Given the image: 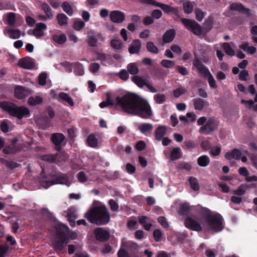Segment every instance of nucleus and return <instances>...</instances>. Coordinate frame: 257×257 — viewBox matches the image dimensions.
<instances>
[{"label": "nucleus", "mask_w": 257, "mask_h": 257, "mask_svg": "<svg viewBox=\"0 0 257 257\" xmlns=\"http://www.w3.org/2000/svg\"><path fill=\"white\" fill-rule=\"evenodd\" d=\"M85 217L91 223L97 225L107 224L110 220V216L104 205L94 207L85 214Z\"/></svg>", "instance_id": "nucleus-2"}, {"label": "nucleus", "mask_w": 257, "mask_h": 257, "mask_svg": "<svg viewBox=\"0 0 257 257\" xmlns=\"http://www.w3.org/2000/svg\"><path fill=\"white\" fill-rule=\"evenodd\" d=\"M219 45L216 44L214 46V50H216V55L220 61H222L224 56V54L219 49Z\"/></svg>", "instance_id": "nucleus-57"}, {"label": "nucleus", "mask_w": 257, "mask_h": 257, "mask_svg": "<svg viewBox=\"0 0 257 257\" xmlns=\"http://www.w3.org/2000/svg\"><path fill=\"white\" fill-rule=\"evenodd\" d=\"M143 2L148 4L152 5L160 8L165 13L169 14H174L177 15L179 12V9L177 7H172L169 5L158 3L154 0H143Z\"/></svg>", "instance_id": "nucleus-9"}, {"label": "nucleus", "mask_w": 257, "mask_h": 257, "mask_svg": "<svg viewBox=\"0 0 257 257\" xmlns=\"http://www.w3.org/2000/svg\"><path fill=\"white\" fill-rule=\"evenodd\" d=\"M154 128L153 125L150 123H141L139 124L138 129L144 135L149 136Z\"/></svg>", "instance_id": "nucleus-19"}, {"label": "nucleus", "mask_w": 257, "mask_h": 257, "mask_svg": "<svg viewBox=\"0 0 257 257\" xmlns=\"http://www.w3.org/2000/svg\"><path fill=\"white\" fill-rule=\"evenodd\" d=\"M65 69L68 72H71L73 70L74 73L77 75H82L84 73L83 66L79 63L66 64Z\"/></svg>", "instance_id": "nucleus-11"}, {"label": "nucleus", "mask_w": 257, "mask_h": 257, "mask_svg": "<svg viewBox=\"0 0 257 257\" xmlns=\"http://www.w3.org/2000/svg\"><path fill=\"white\" fill-rule=\"evenodd\" d=\"M209 228L214 231L218 232L222 230V217L219 214H215L207 218Z\"/></svg>", "instance_id": "nucleus-7"}, {"label": "nucleus", "mask_w": 257, "mask_h": 257, "mask_svg": "<svg viewBox=\"0 0 257 257\" xmlns=\"http://www.w3.org/2000/svg\"><path fill=\"white\" fill-rule=\"evenodd\" d=\"M127 70L132 75L136 74L139 72V69L135 63H130L127 65Z\"/></svg>", "instance_id": "nucleus-50"}, {"label": "nucleus", "mask_w": 257, "mask_h": 257, "mask_svg": "<svg viewBox=\"0 0 257 257\" xmlns=\"http://www.w3.org/2000/svg\"><path fill=\"white\" fill-rule=\"evenodd\" d=\"M17 151V149L16 147H14L12 145L10 146H9L7 147H6L3 150V152L5 154H12L15 153Z\"/></svg>", "instance_id": "nucleus-52"}, {"label": "nucleus", "mask_w": 257, "mask_h": 257, "mask_svg": "<svg viewBox=\"0 0 257 257\" xmlns=\"http://www.w3.org/2000/svg\"><path fill=\"white\" fill-rule=\"evenodd\" d=\"M121 247L123 248V249L128 251L133 252L137 249L138 245L136 243L131 241H127L125 239L123 238L121 241Z\"/></svg>", "instance_id": "nucleus-23"}, {"label": "nucleus", "mask_w": 257, "mask_h": 257, "mask_svg": "<svg viewBox=\"0 0 257 257\" xmlns=\"http://www.w3.org/2000/svg\"><path fill=\"white\" fill-rule=\"evenodd\" d=\"M176 69L177 72L184 76L187 75L189 73L187 69L183 66H176Z\"/></svg>", "instance_id": "nucleus-61"}, {"label": "nucleus", "mask_w": 257, "mask_h": 257, "mask_svg": "<svg viewBox=\"0 0 257 257\" xmlns=\"http://www.w3.org/2000/svg\"><path fill=\"white\" fill-rule=\"evenodd\" d=\"M110 20L115 23H121L125 19L124 13L119 11H113L110 14Z\"/></svg>", "instance_id": "nucleus-20"}, {"label": "nucleus", "mask_w": 257, "mask_h": 257, "mask_svg": "<svg viewBox=\"0 0 257 257\" xmlns=\"http://www.w3.org/2000/svg\"><path fill=\"white\" fill-rule=\"evenodd\" d=\"M141 48V43L140 40H134L131 44L128 51L131 54L139 53Z\"/></svg>", "instance_id": "nucleus-29"}, {"label": "nucleus", "mask_w": 257, "mask_h": 257, "mask_svg": "<svg viewBox=\"0 0 257 257\" xmlns=\"http://www.w3.org/2000/svg\"><path fill=\"white\" fill-rule=\"evenodd\" d=\"M77 178L81 183H84L87 180V177L83 172H79L78 173Z\"/></svg>", "instance_id": "nucleus-59"}, {"label": "nucleus", "mask_w": 257, "mask_h": 257, "mask_svg": "<svg viewBox=\"0 0 257 257\" xmlns=\"http://www.w3.org/2000/svg\"><path fill=\"white\" fill-rule=\"evenodd\" d=\"M41 7L43 10L45 12L48 19H52L53 17V15L50 7L45 3L43 4Z\"/></svg>", "instance_id": "nucleus-42"}, {"label": "nucleus", "mask_w": 257, "mask_h": 257, "mask_svg": "<svg viewBox=\"0 0 257 257\" xmlns=\"http://www.w3.org/2000/svg\"><path fill=\"white\" fill-rule=\"evenodd\" d=\"M96 239L103 241L107 240L110 236L109 232L106 229L101 227L96 228L94 231Z\"/></svg>", "instance_id": "nucleus-12"}, {"label": "nucleus", "mask_w": 257, "mask_h": 257, "mask_svg": "<svg viewBox=\"0 0 257 257\" xmlns=\"http://www.w3.org/2000/svg\"><path fill=\"white\" fill-rule=\"evenodd\" d=\"M59 98L60 101L62 102L65 105L70 107H74V102L72 97L67 93L61 92L59 94Z\"/></svg>", "instance_id": "nucleus-21"}, {"label": "nucleus", "mask_w": 257, "mask_h": 257, "mask_svg": "<svg viewBox=\"0 0 257 257\" xmlns=\"http://www.w3.org/2000/svg\"><path fill=\"white\" fill-rule=\"evenodd\" d=\"M147 47L149 51L157 54L158 53V49L155 46L153 43L148 42L147 44Z\"/></svg>", "instance_id": "nucleus-54"}, {"label": "nucleus", "mask_w": 257, "mask_h": 257, "mask_svg": "<svg viewBox=\"0 0 257 257\" xmlns=\"http://www.w3.org/2000/svg\"><path fill=\"white\" fill-rule=\"evenodd\" d=\"M47 78V74L45 72L41 73L38 76V82L41 85H44L46 84Z\"/></svg>", "instance_id": "nucleus-51"}, {"label": "nucleus", "mask_w": 257, "mask_h": 257, "mask_svg": "<svg viewBox=\"0 0 257 257\" xmlns=\"http://www.w3.org/2000/svg\"><path fill=\"white\" fill-rule=\"evenodd\" d=\"M43 174V169L39 178V183L44 188L47 189L53 185L57 184H65L68 186L70 185V182L65 175H58L55 171L50 173L48 176H45Z\"/></svg>", "instance_id": "nucleus-3"}, {"label": "nucleus", "mask_w": 257, "mask_h": 257, "mask_svg": "<svg viewBox=\"0 0 257 257\" xmlns=\"http://www.w3.org/2000/svg\"><path fill=\"white\" fill-rule=\"evenodd\" d=\"M221 152V148L219 146H214L212 147L210 151L211 154L213 156H218Z\"/></svg>", "instance_id": "nucleus-62"}, {"label": "nucleus", "mask_w": 257, "mask_h": 257, "mask_svg": "<svg viewBox=\"0 0 257 257\" xmlns=\"http://www.w3.org/2000/svg\"><path fill=\"white\" fill-rule=\"evenodd\" d=\"M111 47L117 50H120L122 47V44L121 40L118 39H113L110 42Z\"/></svg>", "instance_id": "nucleus-46"}, {"label": "nucleus", "mask_w": 257, "mask_h": 257, "mask_svg": "<svg viewBox=\"0 0 257 257\" xmlns=\"http://www.w3.org/2000/svg\"><path fill=\"white\" fill-rule=\"evenodd\" d=\"M226 54L232 56L235 55L234 51L232 49L230 45L228 43H223L220 44Z\"/></svg>", "instance_id": "nucleus-36"}, {"label": "nucleus", "mask_w": 257, "mask_h": 257, "mask_svg": "<svg viewBox=\"0 0 257 257\" xmlns=\"http://www.w3.org/2000/svg\"><path fill=\"white\" fill-rule=\"evenodd\" d=\"M32 91L29 89L26 88L21 86H18L15 89V95L18 99H23L25 97L28 96Z\"/></svg>", "instance_id": "nucleus-13"}, {"label": "nucleus", "mask_w": 257, "mask_h": 257, "mask_svg": "<svg viewBox=\"0 0 257 257\" xmlns=\"http://www.w3.org/2000/svg\"><path fill=\"white\" fill-rule=\"evenodd\" d=\"M176 35L175 31L173 29H170L167 31L164 34L163 40L165 43L171 42L175 38Z\"/></svg>", "instance_id": "nucleus-27"}, {"label": "nucleus", "mask_w": 257, "mask_h": 257, "mask_svg": "<svg viewBox=\"0 0 257 257\" xmlns=\"http://www.w3.org/2000/svg\"><path fill=\"white\" fill-rule=\"evenodd\" d=\"M187 92V89L184 87H178L175 89L173 93L175 97L178 98L180 96L185 94Z\"/></svg>", "instance_id": "nucleus-49"}, {"label": "nucleus", "mask_w": 257, "mask_h": 257, "mask_svg": "<svg viewBox=\"0 0 257 257\" xmlns=\"http://www.w3.org/2000/svg\"><path fill=\"white\" fill-rule=\"evenodd\" d=\"M9 122L8 120H5L2 122L1 127L4 133H7L9 130Z\"/></svg>", "instance_id": "nucleus-60"}, {"label": "nucleus", "mask_w": 257, "mask_h": 257, "mask_svg": "<svg viewBox=\"0 0 257 257\" xmlns=\"http://www.w3.org/2000/svg\"><path fill=\"white\" fill-rule=\"evenodd\" d=\"M47 26L43 23H39L36 25V28L33 30V35L37 38H40L44 36V31L47 29Z\"/></svg>", "instance_id": "nucleus-18"}, {"label": "nucleus", "mask_w": 257, "mask_h": 257, "mask_svg": "<svg viewBox=\"0 0 257 257\" xmlns=\"http://www.w3.org/2000/svg\"><path fill=\"white\" fill-rule=\"evenodd\" d=\"M194 66L197 68L199 72L205 77L208 81L209 86L211 88L216 87V82L209 69L198 59L193 62Z\"/></svg>", "instance_id": "nucleus-6"}, {"label": "nucleus", "mask_w": 257, "mask_h": 257, "mask_svg": "<svg viewBox=\"0 0 257 257\" xmlns=\"http://www.w3.org/2000/svg\"><path fill=\"white\" fill-rule=\"evenodd\" d=\"M185 225L186 227L196 231H200L202 227L196 220L191 218H187L185 221Z\"/></svg>", "instance_id": "nucleus-22"}, {"label": "nucleus", "mask_w": 257, "mask_h": 257, "mask_svg": "<svg viewBox=\"0 0 257 257\" xmlns=\"http://www.w3.org/2000/svg\"><path fill=\"white\" fill-rule=\"evenodd\" d=\"M189 182L192 189L195 191H198L199 190V184L196 178L193 177H191L189 179Z\"/></svg>", "instance_id": "nucleus-39"}, {"label": "nucleus", "mask_w": 257, "mask_h": 257, "mask_svg": "<svg viewBox=\"0 0 257 257\" xmlns=\"http://www.w3.org/2000/svg\"><path fill=\"white\" fill-rule=\"evenodd\" d=\"M58 24L60 26H65L68 23L69 18L64 14H59L56 16Z\"/></svg>", "instance_id": "nucleus-30"}, {"label": "nucleus", "mask_w": 257, "mask_h": 257, "mask_svg": "<svg viewBox=\"0 0 257 257\" xmlns=\"http://www.w3.org/2000/svg\"><path fill=\"white\" fill-rule=\"evenodd\" d=\"M195 14L196 19L200 22L202 21L205 15V13L200 10L197 9L195 11Z\"/></svg>", "instance_id": "nucleus-64"}, {"label": "nucleus", "mask_w": 257, "mask_h": 257, "mask_svg": "<svg viewBox=\"0 0 257 257\" xmlns=\"http://www.w3.org/2000/svg\"><path fill=\"white\" fill-rule=\"evenodd\" d=\"M154 100L156 103L161 104L165 103L167 99V96L163 93H157L154 95Z\"/></svg>", "instance_id": "nucleus-33"}, {"label": "nucleus", "mask_w": 257, "mask_h": 257, "mask_svg": "<svg viewBox=\"0 0 257 257\" xmlns=\"http://www.w3.org/2000/svg\"><path fill=\"white\" fill-rule=\"evenodd\" d=\"M182 155V151L180 147H176L172 150L170 154L171 160L174 161L179 159Z\"/></svg>", "instance_id": "nucleus-31"}, {"label": "nucleus", "mask_w": 257, "mask_h": 257, "mask_svg": "<svg viewBox=\"0 0 257 257\" xmlns=\"http://www.w3.org/2000/svg\"><path fill=\"white\" fill-rule=\"evenodd\" d=\"M197 161L200 166L206 167L209 164L210 159L207 156L203 155L198 158Z\"/></svg>", "instance_id": "nucleus-38"}, {"label": "nucleus", "mask_w": 257, "mask_h": 257, "mask_svg": "<svg viewBox=\"0 0 257 257\" xmlns=\"http://www.w3.org/2000/svg\"><path fill=\"white\" fill-rule=\"evenodd\" d=\"M166 128L164 126H159L155 131V137L157 140H161L166 134Z\"/></svg>", "instance_id": "nucleus-32"}, {"label": "nucleus", "mask_w": 257, "mask_h": 257, "mask_svg": "<svg viewBox=\"0 0 257 257\" xmlns=\"http://www.w3.org/2000/svg\"><path fill=\"white\" fill-rule=\"evenodd\" d=\"M106 95L107 97L106 100L105 101L101 102L99 104V106L101 108H103L106 106L112 105L113 104V100L112 99H111L109 94L107 93L106 94Z\"/></svg>", "instance_id": "nucleus-43"}, {"label": "nucleus", "mask_w": 257, "mask_h": 257, "mask_svg": "<svg viewBox=\"0 0 257 257\" xmlns=\"http://www.w3.org/2000/svg\"><path fill=\"white\" fill-rule=\"evenodd\" d=\"M43 101V99L41 96H31L29 98L28 103L30 105L34 106L41 103Z\"/></svg>", "instance_id": "nucleus-35"}, {"label": "nucleus", "mask_w": 257, "mask_h": 257, "mask_svg": "<svg viewBox=\"0 0 257 257\" xmlns=\"http://www.w3.org/2000/svg\"><path fill=\"white\" fill-rule=\"evenodd\" d=\"M85 25V24L84 22L81 20H76L74 21L73 28L76 31H80Z\"/></svg>", "instance_id": "nucleus-48"}, {"label": "nucleus", "mask_w": 257, "mask_h": 257, "mask_svg": "<svg viewBox=\"0 0 257 257\" xmlns=\"http://www.w3.org/2000/svg\"><path fill=\"white\" fill-rule=\"evenodd\" d=\"M100 66L96 63H93L90 64L89 70L92 73H95L99 69Z\"/></svg>", "instance_id": "nucleus-63"}, {"label": "nucleus", "mask_w": 257, "mask_h": 257, "mask_svg": "<svg viewBox=\"0 0 257 257\" xmlns=\"http://www.w3.org/2000/svg\"><path fill=\"white\" fill-rule=\"evenodd\" d=\"M161 64L163 67L167 68H172L175 66V62L169 60H163Z\"/></svg>", "instance_id": "nucleus-53"}, {"label": "nucleus", "mask_w": 257, "mask_h": 257, "mask_svg": "<svg viewBox=\"0 0 257 257\" xmlns=\"http://www.w3.org/2000/svg\"><path fill=\"white\" fill-rule=\"evenodd\" d=\"M153 236L155 240L158 242L161 240L162 237V233L160 229H156L154 231Z\"/></svg>", "instance_id": "nucleus-56"}, {"label": "nucleus", "mask_w": 257, "mask_h": 257, "mask_svg": "<svg viewBox=\"0 0 257 257\" xmlns=\"http://www.w3.org/2000/svg\"><path fill=\"white\" fill-rule=\"evenodd\" d=\"M65 136L60 133H55L51 136V140L55 146L62 145L65 141Z\"/></svg>", "instance_id": "nucleus-26"}, {"label": "nucleus", "mask_w": 257, "mask_h": 257, "mask_svg": "<svg viewBox=\"0 0 257 257\" xmlns=\"http://www.w3.org/2000/svg\"><path fill=\"white\" fill-rule=\"evenodd\" d=\"M115 105L126 113L138 115L143 118H148L153 115L150 105L148 101L139 99L132 93H126L122 97H116Z\"/></svg>", "instance_id": "nucleus-1"}, {"label": "nucleus", "mask_w": 257, "mask_h": 257, "mask_svg": "<svg viewBox=\"0 0 257 257\" xmlns=\"http://www.w3.org/2000/svg\"><path fill=\"white\" fill-rule=\"evenodd\" d=\"M4 33L6 36L13 39L19 38L21 35V31L17 29H5Z\"/></svg>", "instance_id": "nucleus-25"}, {"label": "nucleus", "mask_w": 257, "mask_h": 257, "mask_svg": "<svg viewBox=\"0 0 257 257\" xmlns=\"http://www.w3.org/2000/svg\"><path fill=\"white\" fill-rule=\"evenodd\" d=\"M0 107L10 115L19 119L30 116V110L24 106H17L13 103L3 101L0 103Z\"/></svg>", "instance_id": "nucleus-5"}, {"label": "nucleus", "mask_w": 257, "mask_h": 257, "mask_svg": "<svg viewBox=\"0 0 257 257\" xmlns=\"http://www.w3.org/2000/svg\"><path fill=\"white\" fill-rule=\"evenodd\" d=\"M190 210V206L188 203H184L180 205L178 213L180 215L187 214Z\"/></svg>", "instance_id": "nucleus-45"}, {"label": "nucleus", "mask_w": 257, "mask_h": 257, "mask_svg": "<svg viewBox=\"0 0 257 257\" xmlns=\"http://www.w3.org/2000/svg\"><path fill=\"white\" fill-rule=\"evenodd\" d=\"M18 65L24 69H31L35 68V64L33 59L26 57L20 59L18 62Z\"/></svg>", "instance_id": "nucleus-15"}, {"label": "nucleus", "mask_w": 257, "mask_h": 257, "mask_svg": "<svg viewBox=\"0 0 257 257\" xmlns=\"http://www.w3.org/2000/svg\"><path fill=\"white\" fill-rule=\"evenodd\" d=\"M63 11L69 16H71L73 14V9L67 2H64L62 5Z\"/></svg>", "instance_id": "nucleus-44"}, {"label": "nucleus", "mask_w": 257, "mask_h": 257, "mask_svg": "<svg viewBox=\"0 0 257 257\" xmlns=\"http://www.w3.org/2000/svg\"><path fill=\"white\" fill-rule=\"evenodd\" d=\"M88 44L90 46L94 47L97 44L98 40H104L102 35L100 33L95 34L94 31L90 30L88 33Z\"/></svg>", "instance_id": "nucleus-14"}, {"label": "nucleus", "mask_w": 257, "mask_h": 257, "mask_svg": "<svg viewBox=\"0 0 257 257\" xmlns=\"http://www.w3.org/2000/svg\"><path fill=\"white\" fill-rule=\"evenodd\" d=\"M191 102L193 105L195 110L200 111L209 106V102L207 101L200 98L193 99L191 101Z\"/></svg>", "instance_id": "nucleus-16"}, {"label": "nucleus", "mask_w": 257, "mask_h": 257, "mask_svg": "<svg viewBox=\"0 0 257 257\" xmlns=\"http://www.w3.org/2000/svg\"><path fill=\"white\" fill-rule=\"evenodd\" d=\"M132 81L139 87H143L144 86L146 85V82L143 79L142 77L139 76H134L132 77Z\"/></svg>", "instance_id": "nucleus-40"}, {"label": "nucleus", "mask_w": 257, "mask_h": 257, "mask_svg": "<svg viewBox=\"0 0 257 257\" xmlns=\"http://www.w3.org/2000/svg\"><path fill=\"white\" fill-rule=\"evenodd\" d=\"M229 8L231 11L244 13L247 15H250L249 9L245 8L241 4L233 3L230 5Z\"/></svg>", "instance_id": "nucleus-24"}, {"label": "nucleus", "mask_w": 257, "mask_h": 257, "mask_svg": "<svg viewBox=\"0 0 257 257\" xmlns=\"http://www.w3.org/2000/svg\"><path fill=\"white\" fill-rule=\"evenodd\" d=\"M247 188L248 185L246 184H242L237 189L233 190V193L237 195H242L245 193Z\"/></svg>", "instance_id": "nucleus-37"}, {"label": "nucleus", "mask_w": 257, "mask_h": 257, "mask_svg": "<svg viewBox=\"0 0 257 257\" xmlns=\"http://www.w3.org/2000/svg\"><path fill=\"white\" fill-rule=\"evenodd\" d=\"M8 23L10 26H14L15 25L16 16L14 13H9L7 15Z\"/></svg>", "instance_id": "nucleus-55"}, {"label": "nucleus", "mask_w": 257, "mask_h": 257, "mask_svg": "<svg viewBox=\"0 0 257 257\" xmlns=\"http://www.w3.org/2000/svg\"><path fill=\"white\" fill-rule=\"evenodd\" d=\"M194 5L191 2H186L183 3V10L186 14H190L193 12Z\"/></svg>", "instance_id": "nucleus-41"}, {"label": "nucleus", "mask_w": 257, "mask_h": 257, "mask_svg": "<svg viewBox=\"0 0 257 257\" xmlns=\"http://www.w3.org/2000/svg\"><path fill=\"white\" fill-rule=\"evenodd\" d=\"M62 158L63 160H66L68 156L67 154L64 152H60L56 155H45L42 157V160L49 162H53L58 158Z\"/></svg>", "instance_id": "nucleus-17"}, {"label": "nucleus", "mask_w": 257, "mask_h": 257, "mask_svg": "<svg viewBox=\"0 0 257 257\" xmlns=\"http://www.w3.org/2000/svg\"><path fill=\"white\" fill-rule=\"evenodd\" d=\"M181 21L185 27L192 32L194 34L200 35L202 34V30L201 27L195 21L185 18L181 19Z\"/></svg>", "instance_id": "nucleus-8"}, {"label": "nucleus", "mask_w": 257, "mask_h": 257, "mask_svg": "<svg viewBox=\"0 0 257 257\" xmlns=\"http://www.w3.org/2000/svg\"><path fill=\"white\" fill-rule=\"evenodd\" d=\"M159 222L165 228H168L169 226V223L166 219L163 216H160L158 219Z\"/></svg>", "instance_id": "nucleus-58"}, {"label": "nucleus", "mask_w": 257, "mask_h": 257, "mask_svg": "<svg viewBox=\"0 0 257 257\" xmlns=\"http://www.w3.org/2000/svg\"><path fill=\"white\" fill-rule=\"evenodd\" d=\"M87 143L91 147H95L98 144L97 139L93 135H90L87 138Z\"/></svg>", "instance_id": "nucleus-47"}, {"label": "nucleus", "mask_w": 257, "mask_h": 257, "mask_svg": "<svg viewBox=\"0 0 257 257\" xmlns=\"http://www.w3.org/2000/svg\"><path fill=\"white\" fill-rule=\"evenodd\" d=\"M52 38L55 43L59 45L64 44L67 40L66 35L63 33H57L54 34L52 36Z\"/></svg>", "instance_id": "nucleus-28"}, {"label": "nucleus", "mask_w": 257, "mask_h": 257, "mask_svg": "<svg viewBox=\"0 0 257 257\" xmlns=\"http://www.w3.org/2000/svg\"><path fill=\"white\" fill-rule=\"evenodd\" d=\"M76 210L74 208H70L68 210V216H69V221L70 225L71 226H74L75 224V221L74 219L76 218Z\"/></svg>", "instance_id": "nucleus-34"}, {"label": "nucleus", "mask_w": 257, "mask_h": 257, "mask_svg": "<svg viewBox=\"0 0 257 257\" xmlns=\"http://www.w3.org/2000/svg\"><path fill=\"white\" fill-rule=\"evenodd\" d=\"M55 228L58 236L54 245L56 250H61L69 242L70 230L66 225L61 223H57Z\"/></svg>", "instance_id": "nucleus-4"}, {"label": "nucleus", "mask_w": 257, "mask_h": 257, "mask_svg": "<svg viewBox=\"0 0 257 257\" xmlns=\"http://www.w3.org/2000/svg\"><path fill=\"white\" fill-rule=\"evenodd\" d=\"M218 123L213 117L209 118L206 123L202 125L199 130V132L202 134L208 135L211 132L217 130Z\"/></svg>", "instance_id": "nucleus-10"}]
</instances>
